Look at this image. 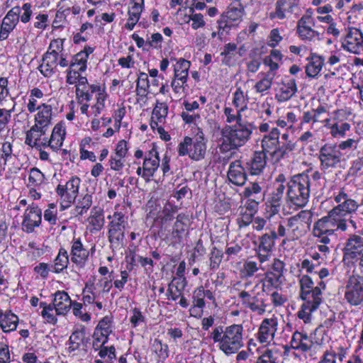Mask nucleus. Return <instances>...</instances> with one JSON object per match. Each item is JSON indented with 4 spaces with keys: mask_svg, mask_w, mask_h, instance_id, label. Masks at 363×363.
Segmentation results:
<instances>
[{
    "mask_svg": "<svg viewBox=\"0 0 363 363\" xmlns=\"http://www.w3.org/2000/svg\"><path fill=\"white\" fill-rule=\"evenodd\" d=\"M334 200L337 205L333 207L326 216L314 223L312 232L318 250L325 257L333 248L332 240L336 238V231L347 230L349 224L354 230L357 228L352 215L359 208L358 202L352 199L344 188L339 190Z\"/></svg>",
    "mask_w": 363,
    "mask_h": 363,
    "instance_id": "nucleus-1",
    "label": "nucleus"
},
{
    "mask_svg": "<svg viewBox=\"0 0 363 363\" xmlns=\"http://www.w3.org/2000/svg\"><path fill=\"white\" fill-rule=\"evenodd\" d=\"M321 174L318 171L306 172L292 177L287 183L286 201L298 208L305 206L310 196L311 189L319 184Z\"/></svg>",
    "mask_w": 363,
    "mask_h": 363,
    "instance_id": "nucleus-2",
    "label": "nucleus"
},
{
    "mask_svg": "<svg viewBox=\"0 0 363 363\" xmlns=\"http://www.w3.org/2000/svg\"><path fill=\"white\" fill-rule=\"evenodd\" d=\"M243 333L242 324H232L225 327L220 325L213 328L210 337L221 352L230 356L238 353L244 346Z\"/></svg>",
    "mask_w": 363,
    "mask_h": 363,
    "instance_id": "nucleus-3",
    "label": "nucleus"
},
{
    "mask_svg": "<svg viewBox=\"0 0 363 363\" xmlns=\"http://www.w3.org/2000/svg\"><path fill=\"white\" fill-rule=\"evenodd\" d=\"M255 129L254 124L248 121L225 125L220 132V149L226 152L245 145L250 139Z\"/></svg>",
    "mask_w": 363,
    "mask_h": 363,
    "instance_id": "nucleus-4",
    "label": "nucleus"
},
{
    "mask_svg": "<svg viewBox=\"0 0 363 363\" xmlns=\"http://www.w3.org/2000/svg\"><path fill=\"white\" fill-rule=\"evenodd\" d=\"M280 135L278 128H272L269 133H266L261 140L262 148L268 152V155L275 162H279L296 147V143L290 140L288 133L281 135L282 142L279 140Z\"/></svg>",
    "mask_w": 363,
    "mask_h": 363,
    "instance_id": "nucleus-5",
    "label": "nucleus"
},
{
    "mask_svg": "<svg viewBox=\"0 0 363 363\" xmlns=\"http://www.w3.org/2000/svg\"><path fill=\"white\" fill-rule=\"evenodd\" d=\"M301 287V298L304 301L298 317L305 323L311 320L313 312L316 311L322 302L321 293L318 287H314V283L311 277L303 275L299 279Z\"/></svg>",
    "mask_w": 363,
    "mask_h": 363,
    "instance_id": "nucleus-6",
    "label": "nucleus"
},
{
    "mask_svg": "<svg viewBox=\"0 0 363 363\" xmlns=\"http://www.w3.org/2000/svg\"><path fill=\"white\" fill-rule=\"evenodd\" d=\"M177 151L179 156L189 155L195 161L203 160L206 153V141L203 131H199L194 140L190 137H185L179 144Z\"/></svg>",
    "mask_w": 363,
    "mask_h": 363,
    "instance_id": "nucleus-7",
    "label": "nucleus"
},
{
    "mask_svg": "<svg viewBox=\"0 0 363 363\" xmlns=\"http://www.w3.org/2000/svg\"><path fill=\"white\" fill-rule=\"evenodd\" d=\"M313 214L309 211H301L287 219L289 240H298L309 230Z\"/></svg>",
    "mask_w": 363,
    "mask_h": 363,
    "instance_id": "nucleus-8",
    "label": "nucleus"
},
{
    "mask_svg": "<svg viewBox=\"0 0 363 363\" xmlns=\"http://www.w3.org/2000/svg\"><path fill=\"white\" fill-rule=\"evenodd\" d=\"M244 14L245 8L242 3L232 2L229 4L218 21V37L221 39L224 31H228L232 27L237 26L242 21Z\"/></svg>",
    "mask_w": 363,
    "mask_h": 363,
    "instance_id": "nucleus-9",
    "label": "nucleus"
},
{
    "mask_svg": "<svg viewBox=\"0 0 363 363\" xmlns=\"http://www.w3.org/2000/svg\"><path fill=\"white\" fill-rule=\"evenodd\" d=\"M108 219L111 220L108 224V240L113 247H121L124 240L127 218L122 212L116 211L113 215H109Z\"/></svg>",
    "mask_w": 363,
    "mask_h": 363,
    "instance_id": "nucleus-10",
    "label": "nucleus"
},
{
    "mask_svg": "<svg viewBox=\"0 0 363 363\" xmlns=\"http://www.w3.org/2000/svg\"><path fill=\"white\" fill-rule=\"evenodd\" d=\"M343 153L339 152L335 143H327L319 150L320 168L326 172L336 169L342 162Z\"/></svg>",
    "mask_w": 363,
    "mask_h": 363,
    "instance_id": "nucleus-11",
    "label": "nucleus"
},
{
    "mask_svg": "<svg viewBox=\"0 0 363 363\" xmlns=\"http://www.w3.org/2000/svg\"><path fill=\"white\" fill-rule=\"evenodd\" d=\"M81 180L77 177H72L65 185L59 184L56 192L60 197L61 210L69 208L75 201L80 186Z\"/></svg>",
    "mask_w": 363,
    "mask_h": 363,
    "instance_id": "nucleus-12",
    "label": "nucleus"
},
{
    "mask_svg": "<svg viewBox=\"0 0 363 363\" xmlns=\"http://www.w3.org/2000/svg\"><path fill=\"white\" fill-rule=\"evenodd\" d=\"M259 284L255 285L250 291L243 290L239 293V298L242 304L258 315H262L266 311L267 304L264 298L261 297L260 293H255Z\"/></svg>",
    "mask_w": 363,
    "mask_h": 363,
    "instance_id": "nucleus-13",
    "label": "nucleus"
},
{
    "mask_svg": "<svg viewBox=\"0 0 363 363\" xmlns=\"http://www.w3.org/2000/svg\"><path fill=\"white\" fill-rule=\"evenodd\" d=\"M345 298L352 306H359L363 302V277L352 275L345 286Z\"/></svg>",
    "mask_w": 363,
    "mask_h": 363,
    "instance_id": "nucleus-14",
    "label": "nucleus"
},
{
    "mask_svg": "<svg viewBox=\"0 0 363 363\" xmlns=\"http://www.w3.org/2000/svg\"><path fill=\"white\" fill-rule=\"evenodd\" d=\"M290 344L292 349L302 353L316 352L320 347V345L314 342L306 333L298 331L293 333Z\"/></svg>",
    "mask_w": 363,
    "mask_h": 363,
    "instance_id": "nucleus-15",
    "label": "nucleus"
},
{
    "mask_svg": "<svg viewBox=\"0 0 363 363\" xmlns=\"http://www.w3.org/2000/svg\"><path fill=\"white\" fill-rule=\"evenodd\" d=\"M277 238V234L274 230L264 233L259 238L256 253L259 262L264 263L269 259Z\"/></svg>",
    "mask_w": 363,
    "mask_h": 363,
    "instance_id": "nucleus-16",
    "label": "nucleus"
},
{
    "mask_svg": "<svg viewBox=\"0 0 363 363\" xmlns=\"http://www.w3.org/2000/svg\"><path fill=\"white\" fill-rule=\"evenodd\" d=\"M314 21L309 15L303 16L297 22V33L298 37L304 41H315L320 39V33L313 27Z\"/></svg>",
    "mask_w": 363,
    "mask_h": 363,
    "instance_id": "nucleus-17",
    "label": "nucleus"
},
{
    "mask_svg": "<svg viewBox=\"0 0 363 363\" xmlns=\"http://www.w3.org/2000/svg\"><path fill=\"white\" fill-rule=\"evenodd\" d=\"M342 46L350 52L359 54L363 48V34L361 30L356 28H350L342 40Z\"/></svg>",
    "mask_w": 363,
    "mask_h": 363,
    "instance_id": "nucleus-18",
    "label": "nucleus"
},
{
    "mask_svg": "<svg viewBox=\"0 0 363 363\" xmlns=\"http://www.w3.org/2000/svg\"><path fill=\"white\" fill-rule=\"evenodd\" d=\"M160 162L159 153L155 148H152L145 155L143 163V179L146 182H149L154 176L160 166Z\"/></svg>",
    "mask_w": 363,
    "mask_h": 363,
    "instance_id": "nucleus-19",
    "label": "nucleus"
},
{
    "mask_svg": "<svg viewBox=\"0 0 363 363\" xmlns=\"http://www.w3.org/2000/svg\"><path fill=\"white\" fill-rule=\"evenodd\" d=\"M42 220L41 209L37 206H29L24 213L22 228L26 233H32L35 228L38 227Z\"/></svg>",
    "mask_w": 363,
    "mask_h": 363,
    "instance_id": "nucleus-20",
    "label": "nucleus"
},
{
    "mask_svg": "<svg viewBox=\"0 0 363 363\" xmlns=\"http://www.w3.org/2000/svg\"><path fill=\"white\" fill-rule=\"evenodd\" d=\"M298 0H277L275 11L270 13L269 18L271 19L287 18L290 14L298 11Z\"/></svg>",
    "mask_w": 363,
    "mask_h": 363,
    "instance_id": "nucleus-21",
    "label": "nucleus"
},
{
    "mask_svg": "<svg viewBox=\"0 0 363 363\" xmlns=\"http://www.w3.org/2000/svg\"><path fill=\"white\" fill-rule=\"evenodd\" d=\"M363 253V237L351 235L344 247V259H357Z\"/></svg>",
    "mask_w": 363,
    "mask_h": 363,
    "instance_id": "nucleus-22",
    "label": "nucleus"
},
{
    "mask_svg": "<svg viewBox=\"0 0 363 363\" xmlns=\"http://www.w3.org/2000/svg\"><path fill=\"white\" fill-rule=\"evenodd\" d=\"M277 330V320L275 318H264L259 328L257 337L262 344L268 345L273 341Z\"/></svg>",
    "mask_w": 363,
    "mask_h": 363,
    "instance_id": "nucleus-23",
    "label": "nucleus"
},
{
    "mask_svg": "<svg viewBox=\"0 0 363 363\" xmlns=\"http://www.w3.org/2000/svg\"><path fill=\"white\" fill-rule=\"evenodd\" d=\"M21 12V7L14 6L10 9L4 18H3L0 30V40H4L9 36L11 33L16 26L19 21V14Z\"/></svg>",
    "mask_w": 363,
    "mask_h": 363,
    "instance_id": "nucleus-24",
    "label": "nucleus"
},
{
    "mask_svg": "<svg viewBox=\"0 0 363 363\" xmlns=\"http://www.w3.org/2000/svg\"><path fill=\"white\" fill-rule=\"evenodd\" d=\"M267 155L268 152L263 150L255 152L246 164V167L252 175L260 174L267 165Z\"/></svg>",
    "mask_w": 363,
    "mask_h": 363,
    "instance_id": "nucleus-25",
    "label": "nucleus"
},
{
    "mask_svg": "<svg viewBox=\"0 0 363 363\" xmlns=\"http://www.w3.org/2000/svg\"><path fill=\"white\" fill-rule=\"evenodd\" d=\"M51 304L55 308L56 315H65L72 306V300L67 292L57 291L54 294V298Z\"/></svg>",
    "mask_w": 363,
    "mask_h": 363,
    "instance_id": "nucleus-26",
    "label": "nucleus"
},
{
    "mask_svg": "<svg viewBox=\"0 0 363 363\" xmlns=\"http://www.w3.org/2000/svg\"><path fill=\"white\" fill-rule=\"evenodd\" d=\"M297 91V85L294 79H286L279 85L278 92L275 94L276 99L279 102L289 100Z\"/></svg>",
    "mask_w": 363,
    "mask_h": 363,
    "instance_id": "nucleus-27",
    "label": "nucleus"
},
{
    "mask_svg": "<svg viewBox=\"0 0 363 363\" xmlns=\"http://www.w3.org/2000/svg\"><path fill=\"white\" fill-rule=\"evenodd\" d=\"M228 178L231 183L237 186H242L245 183L247 174L240 160L230 164Z\"/></svg>",
    "mask_w": 363,
    "mask_h": 363,
    "instance_id": "nucleus-28",
    "label": "nucleus"
},
{
    "mask_svg": "<svg viewBox=\"0 0 363 363\" xmlns=\"http://www.w3.org/2000/svg\"><path fill=\"white\" fill-rule=\"evenodd\" d=\"M38 113L35 116V124L48 129L51 123L52 108L50 105L42 104L38 106Z\"/></svg>",
    "mask_w": 363,
    "mask_h": 363,
    "instance_id": "nucleus-29",
    "label": "nucleus"
},
{
    "mask_svg": "<svg viewBox=\"0 0 363 363\" xmlns=\"http://www.w3.org/2000/svg\"><path fill=\"white\" fill-rule=\"evenodd\" d=\"M91 94L96 93V103L91 106V108L94 116H99L105 108V101L107 98V94L105 89L99 85L91 84Z\"/></svg>",
    "mask_w": 363,
    "mask_h": 363,
    "instance_id": "nucleus-30",
    "label": "nucleus"
},
{
    "mask_svg": "<svg viewBox=\"0 0 363 363\" xmlns=\"http://www.w3.org/2000/svg\"><path fill=\"white\" fill-rule=\"evenodd\" d=\"M90 86L86 77L79 74L75 85L77 101L82 102L84 100H91L92 99Z\"/></svg>",
    "mask_w": 363,
    "mask_h": 363,
    "instance_id": "nucleus-31",
    "label": "nucleus"
},
{
    "mask_svg": "<svg viewBox=\"0 0 363 363\" xmlns=\"http://www.w3.org/2000/svg\"><path fill=\"white\" fill-rule=\"evenodd\" d=\"M89 256V252L84 248L79 239L73 242L71 250V260L72 262L82 265Z\"/></svg>",
    "mask_w": 363,
    "mask_h": 363,
    "instance_id": "nucleus-32",
    "label": "nucleus"
},
{
    "mask_svg": "<svg viewBox=\"0 0 363 363\" xmlns=\"http://www.w3.org/2000/svg\"><path fill=\"white\" fill-rule=\"evenodd\" d=\"M151 352L157 363L164 362L169 357V347L159 339H155L151 345Z\"/></svg>",
    "mask_w": 363,
    "mask_h": 363,
    "instance_id": "nucleus-33",
    "label": "nucleus"
},
{
    "mask_svg": "<svg viewBox=\"0 0 363 363\" xmlns=\"http://www.w3.org/2000/svg\"><path fill=\"white\" fill-rule=\"evenodd\" d=\"M65 135V130L62 125L57 124L52 132L48 140V146L54 151L58 150L62 145Z\"/></svg>",
    "mask_w": 363,
    "mask_h": 363,
    "instance_id": "nucleus-34",
    "label": "nucleus"
},
{
    "mask_svg": "<svg viewBox=\"0 0 363 363\" xmlns=\"http://www.w3.org/2000/svg\"><path fill=\"white\" fill-rule=\"evenodd\" d=\"M186 219V215L183 213L177 215L171 232L172 238L174 240V242H180L186 233L187 225L184 220Z\"/></svg>",
    "mask_w": 363,
    "mask_h": 363,
    "instance_id": "nucleus-35",
    "label": "nucleus"
},
{
    "mask_svg": "<svg viewBox=\"0 0 363 363\" xmlns=\"http://www.w3.org/2000/svg\"><path fill=\"white\" fill-rule=\"evenodd\" d=\"M46 131V128L34 124L26 133L25 143L31 147H37L41 136L44 135Z\"/></svg>",
    "mask_w": 363,
    "mask_h": 363,
    "instance_id": "nucleus-36",
    "label": "nucleus"
},
{
    "mask_svg": "<svg viewBox=\"0 0 363 363\" xmlns=\"http://www.w3.org/2000/svg\"><path fill=\"white\" fill-rule=\"evenodd\" d=\"M62 50V41L61 40H54L50 43L49 49L43 58L45 59V61L57 66V59Z\"/></svg>",
    "mask_w": 363,
    "mask_h": 363,
    "instance_id": "nucleus-37",
    "label": "nucleus"
},
{
    "mask_svg": "<svg viewBox=\"0 0 363 363\" xmlns=\"http://www.w3.org/2000/svg\"><path fill=\"white\" fill-rule=\"evenodd\" d=\"M191 62L184 58H180L174 66V77L186 83L189 76Z\"/></svg>",
    "mask_w": 363,
    "mask_h": 363,
    "instance_id": "nucleus-38",
    "label": "nucleus"
},
{
    "mask_svg": "<svg viewBox=\"0 0 363 363\" xmlns=\"http://www.w3.org/2000/svg\"><path fill=\"white\" fill-rule=\"evenodd\" d=\"M326 127L330 130V134L334 138L345 137L347 132L351 129V125L349 123L342 121L328 123Z\"/></svg>",
    "mask_w": 363,
    "mask_h": 363,
    "instance_id": "nucleus-39",
    "label": "nucleus"
},
{
    "mask_svg": "<svg viewBox=\"0 0 363 363\" xmlns=\"http://www.w3.org/2000/svg\"><path fill=\"white\" fill-rule=\"evenodd\" d=\"M324 65V59L319 56L313 55L311 57V61L306 67V73L309 77H315L322 69Z\"/></svg>",
    "mask_w": 363,
    "mask_h": 363,
    "instance_id": "nucleus-40",
    "label": "nucleus"
},
{
    "mask_svg": "<svg viewBox=\"0 0 363 363\" xmlns=\"http://www.w3.org/2000/svg\"><path fill=\"white\" fill-rule=\"evenodd\" d=\"M18 323V316L11 313H6L1 315L0 318V326L4 333L15 330Z\"/></svg>",
    "mask_w": 363,
    "mask_h": 363,
    "instance_id": "nucleus-41",
    "label": "nucleus"
},
{
    "mask_svg": "<svg viewBox=\"0 0 363 363\" xmlns=\"http://www.w3.org/2000/svg\"><path fill=\"white\" fill-rule=\"evenodd\" d=\"M259 75H262V78L255 84L254 88L256 92L263 93L272 87L275 72H267L266 73H260Z\"/></svg>",
    "mask_w": 363,
    "mask_h": 363,
    "instance_id": "nucleus-42",
    "label": "nucleus"
},
{
    "mask_svg": "<svg viewBox=\"0 0 363 363\" xmlns=\"http://www.w3.org/2000/svg\"><path fill=\"white\" fill-rule=\"evenodd\" d=\"M104 211L101 208L94 207L89 218V224L95 230H100L104 225Z\"/></svg>",
    "mask_w": 363,
    "mask_h": 363,
    "instance_id": "nucleus-43",
    "label": "nucleus"
},
{
    "mask_svg": "<svg viewBox=\"0 0 363 363\" xmlns=\"http://www.w3.org/2000/svg\"><path fill=\"white\" fill-rule=\"evenodd\" d=\"M85 337V328L84 326H82L80 328L74 330L71 336L69 337V352H74L78 350L82 344L83 343V340Z\"/></svg>",
    "mask_w": 363,
    "mask_h": 363,
    "instance_id": "nucleus-44",
    "label": "nucleus"
},
{
    "mask_svg": "<svg viewBox=\"0 0 363 363\" xmlns=\"http://www.w3.org/2000/svg\"><path fill=\"white\" fill-rule=\"evenodd\" d=\"M87 59V52H79L74 56L73 61L70 63L69 69L77 71L79 73L84 72L86 68Z\"/></svg>",
    "mask_w": 363,
    "mask_h": 363,
    "instance_id": "nucleus-45",
    "label": "nucleus"
},
{
    "mask_svg": "<svg viewBox=\"0 0 363 363\" xmlns=\"http://www.w3.org/2000/svg\"><path fill=\"white\" fill-rule=\"evenodd\" d=\"M68 263L69 256L67 252L64 248H61L55 259L53 271L55 273L61 272L64 269L67 268Z\"/></svg>",
    "mask_w": 363,
    "mask_h": 363,
    "instance_id": "nucleus-46",
    "label": "nucleus"
},
{
    "mask_svg": "<svg viewBox=\"0 0 363 363\" xmlns=\"http://www.w3.org/2000/svg\"><path fill=\"white\" fill-rule=\"evenodd\" d=\"M248 96L244 94L240 87L236 89L233 94V104L240 111H245L247 108Z\"/></svg>",
    "mask_w": 363,
    "mask_h": 363,
    "instance_id": "nucleus-47",
    "label": "nucleus"
},
{
    "mask_svg": "<svg viewBox=\"0 0 363 363\" xmlns=\"http://www.w3.org/2000/svg\"><path fill=\"white\" fill-rule=\"evenodd\" d=\"M262 264L263 263L259 262V264L258 265V264L254 261H245L240 270L241 276L245 278L252 277L259 269H264L262 266Z\"/></svg>",
    "mask_w": 363,
    "mask_h": 363,
    "instance_id": "nucleus-48",
    "label": "nucleus"
},
{
    "mask_svg": "<svg viewBox=\"0 0 363 363\" xmlns=\"http://www.w3.org/2000/svg\"><path fill=\"white\" fill-rule=\"evenodd\" d=\"M243 111H240V108L233 109L231 107H225L223 113L226 118V123H232L236 122L235 124H238L239 123H242L246 122L242 118V112Z\"/></svg>",
    "mask_w": 363,
    "mask_h": 363,
    "instance_id": "nucleus-49",
    "label": "nucleus"
},
{
    "mask_svg": "<svg viewBox=\"0 0 363 363\" xmlns=\"http://www.w3.org/2000/svg\"><path fill=\"white\" fill-rule=\"evenodd\" d=\"M168 106L166 103L157 101L152 110L151 117H152V118H155L158 122L165 123L168 113Z\"/></svg>",
    "mask_w": 363,
    "mask_h": 363,
    "instance_id": "nucleus-50",
    "label": "nucleus"
},
{
    "mask_svg": "<svg viewBox=\"0 0 363 363\" xmlns=\"http://www.w3.org/2000/svg\"><path fill=\"white\" fill-rule=\"evenodd\" d=\"M143 9H141L140 7L133 6L129 9L128 11V18L125 25V28L129 30H132L134 28L140 18Z\"/></svg>",
    "mask_w": 363,
    "mask_h": 363,
    "instance_id": "nucleus-51",
    "label": "nucleus"
},
{
    "mask_svg": "<svg viewBox=\"0 0 363 363\" xmlns=\"http://www.w3.org/2000/svg\"><path fill=\"white\" fill-rule=\"evenodd\" d=\"M262 188L257 182H250L244 189L242 192L243 196L245 198L254 197L255 199L263 200V196H259Z\"/></svg>",
    "mask_w": 363,
    "mask_h": 363,
    "instance_id": "nucleus-52",
    "label": "nucleus"
},
{
    "mask_svg": "<svg viewBox=\"0 0 363 363\" xmlns=\"http://www.w3.org/2000/svg\"><path fill=\"white\" fill-rule=\"evenodd\" d=\"M282 277L279 274L269 269L265 274L264 278L262 279V290L264 291L267 286L277 287L282 282Z\"/></svg>",
    "mask_w": 363,
    "mask_h": 363,
    "instance_id": "nucleus-53",
    "label": "nucleus"
},
{
    "mask_svg": "<svg viewBox=\"0 0 363 363\" xmlns=\"http://www.w3.org/2000/svg\"><path fill=\"white\" fill-rule=\"evenodd\" d=\"M40 307L43 308L40 314L42 317L50 324L55 325L57 322V318L54 315L55 308L52 304H47L45 302H40Z\"/></svg>",
    "mask_w": 363,
    "mask_h": 363,
    "instance_id": "nucleus-54",
    "label": "nucleus"
},
{
    "mask_svg": "<svg viewBox=\"0 0 363 363\" xmlns=\"http://www.w3.org/2000/svg\"><path fill=\"white\" fill-rule=\"evenodd\" d=\"M279 358L278 351L267 349L257 358L256 363H279Z\"/></svg>",
    "mask_w": 363,
    "mask_h": 363,
    "instance_id": "nucleus-55",
    "label": "nucleus"
},
{
    "mask_svg": "<svg viewBox=\"0 0 363 363\" xmlns=\"http://www.w3.org/2000/svg\"><path fill=\"white\" fill-rule=\"evenodd\" d=\"M359 140L357 138H348L345 140L341 141L340 143H335V147L340 152L343 153V155L350 151L354 150L357 148Z\"/></svg>",
    "mask_w": 363,
    "mask_h": 363,
    "instance_id": "nucleus-56",
    "label": "nucleus"
},
{
    "mask_svg": "<svg viewBox=\"0 0 363 363\" xmlns=\"http://www.w3.org/2000/svg\"><path fill=\"white\" fill-rule=\"evenodd\" d=\"M92 204V196L90 194H85L77 201L74 211L76 215L82 216L86 213Z\"/></svg>",
    "mask_w": 363,
    "mask_h": 363,
    "instance_id": "nucleus-57",
    "label": "nucleus"
},
{
    "mask_svg": "<svg viewBox=\"0 0 363 363\" xmlns=\"http://www.w3.org/2000/svg\"><path fill=\"white\" fill-rule=\"evenodd\" d=\"M150 86L148 76L145 72H141L138 77L136 84L137 95L145 96L147 94V89Z\"/></svg>",
    "mask_w": 363,
    "mask_h": 363,
    "instance_id": "nucleus-58",
    "label": "nucleus"
},
{
    "mask_svg": "<svg viewBox=\"0 0 363 363\" xmlns=\"http://www.w3.org/2000/svg\"><path fill=\"white\" fill-rule=\"evenodd\" d=\"M223 253L216 247H213L210 253L209 262L210 267L212 269H218L222 262Z\"/></svg>",
    "mask_w": 363,
    "mask_h": 363,
    "instance_id": "nucleus-59",
    "label": "nucleus"
},
{
    "mask_svg": "<svg viewBox=\"0 0 363 363\" xmlns=\"http://www.w3.org/2000/svg\"><path fill=\"white\" fill-rule=\"evenodd\" d=\"M93 338L92 347L94 350L97 351L101 347L105 346V344L108 342V336L99 333V330H94Z\"/></svg>",
    "mask_w": 363,
    "mask_h": 363,
    "instance_id": "nucleus-60",
    "label": "nucleus"
},
{
    "mask_svg": "<svg viewBox=\"0 0 363 363\" xmlns=\"http://www.w3.org/2000/svg\"><path fill=\"white\" fill-rule=\"evenodd\" d=\"M44 174L37 168H32L30 172L28 182L30 184L36 186L44 181Z\"/></svg>",
    "mask_w": 363,
    "mask_h": 363,
    "instance_id": "nucleus-61",
    "label": "nucleus"
},
{
    "mask_svg": "<svg viewBox=\"0 0 363 363\" xmlns=\"http://www.w3.org/2000/svg\"><path fill=\"white\" fill-rule=\"evenodd\" d=\"M32 14L33 11L31 4L25 3L21 8L19 20L23 23H27L30 21Z\"/></svg>",
    "mask_w": 363,
    "mask_h": 363,
    "instance_id": "nucleus-62",
    "label": "nucleus"
},
{
    "mask_svg": "<svg viewBox=\"0 0 363 363\" xmlns=\"http://www.w3.org/2000/svg\"><path fill=\"white\" fill-rule=\"evenodd\" d=\"M95 330H99V333L109 336V335L112 333L110 319L108 317H104L101 320L99 321L98 325L95 328Z\"/></svg>",
    "mask_w": 363,
    "mask_h": 363,
    "instance_id": "nucleus-63",
    "label": "nucleus"
},
{
    "mask_svg": "<svg viewBox=\"0 0 363 363\" xmlns=\"http://www.w3.org/2000/svg\"><path fill=\"white\" fill-rule=\"evenodd\" d=\"M57 66L48 61H45V59L43 58V62L38 67L39 71L41 72L43 76L45 77H50L55 73V69Z\"/></svg>",
    "mask_w": 363,
    "mask_h": 363,
    "instance_id": "nucleus-64",
    "label": "nucleus"
}]
</instances>
